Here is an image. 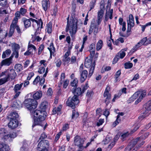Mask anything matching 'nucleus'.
I'll return each instance as SVG.
<instances>
[{
	"label": "nucleus",
	"instance_id": "nucleus-48",
	"mask_svg": "<svg viewBox=\"0 0 151 151\" xmlns=\"http://www.w3.org/2000/svg\"><path fill=\"white\" fill-rule=\"evenodd\" d=\"M14 56L16 58H17L18 57V51H13L12 54L10 57H12V59L13 57Z\"/></svg>",
	"mask_w": 151,
	"mask_h": 151
},
{
	"label": "nucleus",
	"instance_id": "nucleus-22",
	"mask_svg": "<svg viewBox=\"0 0 151 151\" xmlns=\"http://www.w3.org/2000/svg\"><path fill=\"white\" fill-rule=\"evenodd\" d=\"M92 60L91 59H88L86 58L85 60L84 65L87 68H89L92 66Z\"/></svg>",
	"mask_w": 151,
	"mask_h": 151
},
{
	"label": "nucleus",
	"instance_id": "nucleus-42",
	"mask_svg": "<svg viewBox=\"0 0 151 151\" xmlns=\"http://www.w3.org/2000/svg\"><path fill=\"white\" fill-rule=\"evenodd\" d=\"M41 109L45 110L47 107V103L46 102H43L41 103L40 106Z\"/></svg>",
	"mask_w": 151,
	"mask_h": 151
},
{
	"label": "nucleus",
	"instance_id": "nucleus-50",
	"mask_svg": "<svg viewBox=\"0 0 151 151\" xmlns=\"http://www.w3.org/2000/svg\"><path fill=\"white\" fill-rule=\"evenodd\" d=\"M43 145V147L44 148H46V147L49 145V143H48V141L46 140H42Z\"/></svg>",
	"mask_w": 151,
	"mask_h": 151
},
{
	"label": "nucleus",
	"instance_id": "nucleus-15",
	"mask_svg": "<svg viewBox=\"0 0 151 151\" xmlns=\"http://www.w3.org/2000/svg\"><path fill=\"white\" fill-rule=\"evenodd\" d=\"M8 118L10 120H17V119L19 117L18 113L16 112H13L11 113L8 116Z\"/></svg>",
	"mask_w": 151,
	"mask_h": 151
},
{
	"label": "nucleus",
	"instance_id": "nucleus-2",
	"mask_svg": "<svg viewBox=\"0 0 151 151\" xmlns=\"http://www.w3.org/2000/svg\"><path fill=\"white\" fill-rule=\"evenodd\" d=\"M69 19L68 17L67 19L68 23L66 31L67 32L69 30L70 36L73 37L76 32L78 20L76 18L73 17V16L70 17L69 22L68 21Z\"/></svg>",
	"mask_w": 151,
	"mask_h": 151
},
{
	"label": "nucleus",
	"instance_id": "nucleus-24",
	"mask_svg": "<svg viewBox=\"0 0 151 151\" xmlns=\"http://www.w3.org/2000/svg\"><path fill=\"white\" fill-rule=\"evenodd\" d=\"M9 146L5 144H0V151H9Z\"/></svg>",
	"mask_w": 151,
	"mask_h": 151
},
{
	"label": "nucleus",
	"instance_id": "nucleus-18",
	"mask_svg": "<svg viewBox=\"0 0 151 151\" xmlns=\"http://www.w3.org/2000/svg\"><path fill=\"white\" fill-rule=\"evenodd\" d=\"M16 76V73L15 71L13 69H12L10 70V72L8 74L7 76L9 79L10 78L11 79H14Z\"/></svg>",
	"mask_w": 151,
	"mask_h": 151
},
{
	"label": "nucleus",
	"instance_id": "nucleus-60",
	"mask_svg": "<svg viewBox=\"0 0 151 151\" xmlns=\"http://www.w3.org/2000/svg\"><path fill=\"white\" fill-rule=\"evenodd\" d=\"M104 120L102 119H100L98 122L97 123V125L98 126H99L102 124L104 122Z\"/></svg>",
	"mask_w": 151,
	"mask_h": 151
},
{
	"label": "nucleus",
	"instance_id": "nucleus-52",
	"mask_svg": "<svg viewBox=\"0 0 151 151\" xmlns=\"http://www.w3.org/2000/svg\"><path fill=\"white\" fill-rule=\"evenodd\" d=\"M14 29L13 28H10L8 36L9 37H11L14 33Z\"/></svg>",
	"mask_w": 151,
	"mask_h": 151
},
{
	"label": "nucleus",
	"instance_id": "nucleus-39",
	"mask_svg": "<svg viewBox=\"0 0 151 151\" xmlns=\"http://www.w3.org/2000/svg\"><path fill=\"white\" fill-rule=\"evenodd\" d=\"M79 116V114L78 112L76 111L75 110L73 111V114L72 115V118L76 119Z\"/></svg>",
	"mask_w": 151,
	"mask_h": 151
},
{
	"label": "nucleus",
	"instance_id": "nucleus-53",
	"mask_svg": "<svg viewBox=\"0 0 151 151\" xmlns=\"http://www.w3.org/2000/svg\"><path fill=\"white\" fill-rule=\"evenodd\" d=\"M111 138L107 136L105 139L103 141L105 144H108L110 141Z\"/></svg>",
	"mask_w": 151,
	"mask_h": 151
},
{
	"label": "nucleus",
	"instance_id": "nucleus-61",
	"mask_svg": "<svg viewBox=\"0 0 151 151\" xmlns=\"http://www.w3.org/2000/svg\"><path fill=\"white\" fill-rule=\"evenodd\" d=\"M69 82V81L68 80H66L64 81L63 84V87L64 88H66L67 87L68 84Z\"/></svg>",
	"mask_w": 151,
	"mask_h": 151
},
{
	"label": "nucleus",
	"instance_id": "nucleus-47",
	"mask_svg": "<svg viewBox=\"0 0 151 151\" xmlns=\"http://www.w3.org/2000/svg\"><path fill=\"white\" fill-rule=\"evenodd\" d=\"M7 3V0H0V5L2 6H5Z\"/></svg>",
	"mask_w": 151,
	"mask_h": 151
},
{
	"label": "nucleus",
	"instance_id": "nucleus-19",
	"mask_svg": "<svg viewBox=\"0 0 151 151\" xmlns=\"http://www.w3.org/2000/svg\"><path fill=\"white\" fill-rule=\"evenodd\" d=\"M138 43V44H139L141 46L143 45H147L148 44H150V43H149V40H148V39H147L146 37L142 39Z\"/></svg>",
	"mask_w": 151,
	"mask_h": 151
},
{
	"label": "nucleus",
	"instance_id": "nucleus-37",
	"mask_svg": "<svg viewBox=\"0 0 151 151\" xmlns=\"http://www.w3.org/2000/svg\"><path fill=\"white\" fill-rule=\"evenodd\" d=\"M29 19L30 20V21L31 20L32 22H35L38 25L39 24L40 25V24H41V28H42V26L43 22L42 21V20H41V19H40L39 21H37V20H36L35 19H33L32 18H30V19Z\"/></svg>",
	"mask_w": 151,
	"mask_h": 151
},
{
	"label": "nucleus",
	"instance_id": "nucleus-34",
	"mask_svg": "<svg viewBox=\"0 0 151 151\" xmlns=\"http://www.w3.org/2000/svg\"><path fill=\"white\" fill-rule=\"evenodd\" d=\"M9 79L7 76L6 77L0 79V85H1L8 81Z\"/></svg>",
	"mask_w": 151,
	"mask_h": 151
},
{
	"label": "nucleus",
	"instance_id": "nucleus-31",
	"mask_svg": "<svg viewBox=\"0 0 151 151\" xmlns=\"http://www.w3.org/2000/svg\"><path fill=\"white\" fill-rule=\"evenodd\" d=\"M103 45V41L101 40H99L97 43L96 49L98 51L100 50Z\"/></svg>",
	"mask_w": 151,
	"mask_h": 151
},
{
	"label": "nucleus",
	"instance_id": "nucleus-27",
	"mask_svg": "<svg viewBox=\"0 0 151 151\" xmlns=\"http://www.w3.org/2000/svg\"><path fill=\"white\" fill-rule=\"evenodd\" d=\"M140 94V91H137L129 99L130 101H134L137 98L138 96Z\"/></svg>",
	"mask_w": 151,
	"mask_h": 151
},
{
	"label": "nucleus",
	"instance_id": "nucleus-11",
	"mask_svg": "<svg viewBox=\"0 0 151 151\" xmlns=\"http://www.w3.org/2000/svg\"><path fill=\"white\" fill-rule=\"evenodd\" d=\"M12 57L3 60L1 62V66L3 65L9 66L12 63Z\"/></svg>",
	"mask_w": 151,
	"mask_h": 151
},
{
	"label": "nucleus",
	"instance_id": "nucleus-49",
	"mask_svg": "<svg viewBox=\"0 0 151 151\" xmlns=\"http://www.w3.org/2000/svg\"><path fill=\"white\" fill-rule=\"evenodd\" d=\"M121 73L120 70H119L118 71H117L115 75V81L116 82L117 81L118 79L117 78H118L119 76H120Z\"/></svg>",
	"mask_w": 151,
	"mask_h": 151
},
{
	"label": "nucleus",
	"instance_id": "nucleus-36",
	"mask_svg": "<svg viewBox=\"0 0 151 151\" xmlns=\"http://www.w3.org/2000/svg\"><path fill=\"white\" fill-rule=\"evenodd\" d=\"M96 0H92L90 2L89 5L90 7V9L89 11H91V9L94 8L96 4Z\"/></svg>",
	"mask_w": 151,
	"mask_h": 151
},
{
	"label": "nucleus",
	"instance_id": "nucleus-43",
	"mask_svg": "<svg viewBox=\"0 0 151 151\" xmlns=\"http://www.w3.org/2000/svg\"><path fill=\"white\" fill-rule=\"evenodd\" d=\"M133 66L132 63H126L124 64L125 68L126 69H129L132 68Z\"/></svg>",
	"mask_w": 151,
	"mask_h": 151
},
{
	"label": "nucleus",
	"instance_id": "nucleus-4",
	"mask_svg": "<svg viewBox=\"0 0 151 151\" xmlns=\"http://www.w3.org/2000/svg\"><path fill=\"white\" fill-rule=\"evenodd\" d=\"M79 103V100L78 97L75 95L72 97H69L66 102L67 105L70 106L72 109L75 108V105H77Z\"/></svg>",
	"mask_w": 151,
	"mask_h": 151
},
{
	"label": "nucleus",
	"instance_id": "nucleus-54",
	"mask_svg": "<svg viewBox=\"0 0 151 151\" xmlns=\"http://www.w3.org/2000/svg\"><path fill=\"white\" fill-rule=\"evenodd\" d=\"M44 48V45H41L39 47L38 49V54L39 55L41 54L42 50Z\"/></svg>",
	"mask_w": 151,
	"mask_h": 151
},
{
	"label": "nucleus",
	"instance_id": "nucleus-30",
	"mask_svg": "<svg viewBox=\"0 0 151 151\" xmlns=\"http://www.w3.org/2000/svg\"><path fill=\"white\" fill-rule=\"evenodd\" d=\"M12 50L13 51H18L20 48L19 45L17 44L14 43L12 45Z\"/></svg>",
	"mask_w": 151,
	"mask_h": 151
},
{
	"label": "nucleus",
	"instance_id": "nucleus-21",
	"mask_svg": "<svg viewBox=\"0 0 151 151\" xmlns=\"http://www.w3.org/2000/svg\"><path fill=\"white\" fill-rule=\"evenodd\" d=\"M72 92L74 93L75 94H77L79 96L81 95L83 92L81 90V88L80 87H78L76 89L75 88H73L72 89Z\"/></svg>",
	"mask_w": 151,
	"mask_h": 151
},
{
	"label": "nucleus",
	"instance_id": "nucleus-62",
	"mask_svg": "<svg viewBox=\"0 0 151 151\" xmlns=\"http://www.w3.org/2000/svg\"><path fill=\"white\" fill-rule=\"evenodd\" d=\"M26 10L23 8H21L19 12L22 15H24L26 12Z\"/></svg>",
	"mask_w": 151,
	"mask_h": 151
},
{
	"label": "nucleus",
	"instance_id": "nucleus-38",
	"mask_svg": "<svg viewBox=\"0 0 151 151\" xmlns=\"http://www.w3.org/2000/svg\"><path fill=\"white\" fill-rule=\"evenodd\" d=\"M6 133L7 131L4 129H0V137H2Z\"/></svg>",
	"mask_w": 151,
	"mask_h": 151
},
{
	"label": "nucleus",
	"instance_id": "nucleus-51",
	"mask_svg": "<svg viewBox=\"0 0 151 151\" xmlns=\"http://www.w3.org/2000/svg\"><path fill=\"white\" fill-rule=\"evenodd\" d=\"M40 80V78L39 76H37L33 81V83L34 84H37Z\"/></svg>",
	"mask_w": 151,
	"mask_h": 151
},
{
	"label": "nucleus",
	"instance_id": "nucleus-46",
	"mask_svg": "<svg viewBox=\"0 0 151 151\" xmlns=\"http://www.w3.org/2000/svg\"><path fill=\"white\" fill-rule=\"evenodd\" d=\"M46 29L48 33H50L52 32V25L50 24H48L47 26Z\"/></svg>",
	"mask_w": 151,
	"mask_h": 151
},
{
	"label": "nucleus",
	"instance_id": "nucleus-64",
	"mask_svg": "<svg viewBox=\"0 0 151 151\" xmlns=\"http://www.w3.org/2000/svg\"><path fill=\"white\" fill-rule=\"evenodd\" d=\"M9 137V134L6 135L5 134L1 138L4 141L6 140Z\"/></svg>",
	"mask_w": 151,
	"mask_h": 151
},
{
	"label": "nucleus",
	"instance_id": "nucleus-56",
	"mask_svg": "<svg viewBox=\"0 0 151 151\" xmlns=\"http://www.w3.org/2000/svg\"><path fill=\"white\" fill-rule=\"evenodd\" d=\"M76 57L75 56H72L70 59V62L71 64L74 63L76 62Z\"/></svg>",
	"mask_w": 151,
	"mask_h": 151
},
{
	"label": "nucleus",
	"instance_id": "nucleus-41",
	"mask_svg": "<svg viewBox=\"0 0 151 151\" xmlns=\"http://www.w3.org/2000/svg\"><path fill=\"white\" fill-rule=\"evenodd\" d=\"M110 91V88L109 86H107L106 88L105 92L104 94V97H106L107 96L110 94L109 93Z\"/></svg>",
	"mask_w": 151,
	"mask_h": 151
},
{
	"label": "nucleus",
	"instance_id": "nucleus-45",
	"mask_svg": "<svg viewBox=\"0 0 151 151\" xmlns=\"http://www.w3.org/2000/svg\"><path fill=\"white\" fill-rule=\"evenodd\" d=\"M10 138H14L17 136V133L14 132H11L9 134Z\"/></svg>",
	"mask_w": 151,
	"mask_h": 151
},
{
	"label": "nucleus",
	"instance_id": "nucleus-63",
	"mask_svg": "<svg viewBox=\"0 0 151 151\" xmlns=\"http://www.w3.org/2000/svg\"><path fill=\"white\" fill-rule=\"evenodd\" d=\"M45 68L44 67H41L38 70V72L40 74H42L45 72Z\"/></svg>",
	"mask_w": 151,
	"mask_h": 151
},
{
	"label": "nucleus",
	"instance_id": "nucleus-17",
	"mask_svg": "<svg viewBox=\"0 0 151 151\" xmlns=\"http://www.w3.org/2000/svg\"><path fill=\"white\" fill-rule=\"evenodd\" d=\"M128 26L133 27L134 26V21L133 15L131 14L129 15V19L127 20Z\"/></svg>",
	"mask_w": 151,
	"mask_h": 151
},
{
	"label": "nucleus",
	"instance_id": "nucleus-5",
	"mask_svg": "<svg viewBox=\"0 0 151 151\" xmlns=\"http://www.w3.org/2000/svg\"><path fill=\"white\" fill-rule=\"evenodd\" d=\"M143 136H141L140 137H137L136 138L133 139L131 141L130 145L128 146L126 148V150L128 151L131 150L132 148L134 147L135 145L137 143H138L139 147H140L139 144L141 142L142 138H143Z\"/></svg>",
	"mask_w": 151,
	"mask_h": 151
},
{
	"label": "nucleus",
	"instance_id": "nucleus-57",
	"mask_svg": "<svg viewBox=\"0 0 151 151\" xmlns=\"http://www.w3.org/2000/svg\"><path fill=\"white\" fill-rule=\"evenodd\" d=\"M120 121V119H116V120L114 122V123L112 124L113 126L114 127H115L119 123Z\"/></svg>",
	"mask_w": 151,
	"mask_h": 151
},
{
	"label": "nucleus",
	"instance_id": "nucleus-26",
	"mask_svg": "<svg viewBox=\"0 0 151 151\" xmlns=\"http://www.w3.org/2000/svg\"><path fill=\"white\" fill-rule=\"evenodd\" d=\"M95 62H93L92 65V66L89 71V73L88 75V77H90L93 74L95 67Z\"/></svg>",
	"mask_w": 151,
	"mask_h": 151
},
{
	"label": "nucleus",
	"instance_id": "nucleus-44",
	"mask_svg": "<svg viewBox=\"0 0 151 151\" xmlns=\"http://www.w3.org/2000/svg\"><path fill=\"white\" fill-rule=\"evenodd\" d=\"M140 46V45L139 44H138V42L137 44L135 45L134 47H133L131 51L132 52H134L137 50V49Z\"/></svg>",
	"mask_w": 151,
	"mask_h": 151
},
{
	"label": "nucleus",
	"instance_id": "nucleus-33",
	"mask_svg": "<svg viewBox=\"0 0 151 151\" xmlns=\"http://www.w3.org/2000/svg\"><path fill=\"white\" fill-rule=\"evenodd\" d=\"M78 80L76 78H75L72 82L70 83V85L73 87H74V88H76L78 85Z\"/></svg>",
	"mask_w": 151,
	"mask_h": 151
},
{
	"label": "nucleus",
	"instance_id": "nucleus-10",
	"mask_svg": "<svg viewBox=\"0 0 151 151\" xmlns=\"http://www.w3.org/2000/svg\"><path fill=\"white\" fill-rule=\"evenodd\" d=\"M18 122L17 120H10L8 124V126L9 128L14 129L18 126Z\"/></svg>",
	"mask_w": 151,
	"mask_h": 151
},
{
	"label": "nucleus",
	"instance_id": "nucleus-6",
	"mask_svg": "<svg viewBox=\"0 0 151 151\" xmlns=\"http://www.w3.org/2000/svg\"><path fill=\"white\" fill-rule=\"evenodd\" d=\"M85 140L81 138L80 136H76L74 138V144L75 145L77 146L79 148L83 149L84 148L83 144Z\"/></svg>",
	"mask_w": 151,
	"mask_h": 151
},
{
	"label": "nucleus",
	"instance_id": "nucleus-28",
	"mask_svg": "<svg viewBox=\"0 0 151 151\" xmlns=\"http://www.w3.org/2000/svg\"><path fill=\"white\" fill-rule=\"evenodd\" d=\"M23 67L21 64H17L14 66V69L17 72H19L23 69Z\"/></svg>",
	"mask_w": 151,
	"mask_h": 151
},
{
	"label": "nucleus",
	"instance_id": "nucleus-13",
	"mask_svg": "<svg viewBox=\"0 0 151 151\" xmlns=\"http://www.w3.org/2000/svg\"><path fill=\"white\" fill-rule=\"evenodd\" d=\"M88 114L87 113H86L83 116V127L86 129L88 127V122L87 121V117Z\"/></svg>",
	"mask_w": 151,
	"mask_h": 151
},
{
	"label": "nucleus",
	"instance_id": "nucleus-25",
	"mask_svg": "<svg viewBox=\"0 0 151 151\" xmlns=\"http://www.w3.org/2000/svg\"><path fill=\"white\" fill-rule=\"evenodd\" d=\"M22 21L24 22V27L27 28L31 26V22L30 20L26 18L23 19Z\"/></svg>",
	"mask_w": 151,
	"mask_h": 151
},
{
	"label": "nucleus",
	"instance_id": "nucleus-14",
	"mask_svg": "<svg viewBox=\"0 0 151 151\" xmlns=\"http://www.w3.org/2000/svg\"><path fill=\"white\" fill-rule=\"evenodd\" d=\"M88 75V72L86 70H84L81 74L80 81L81 83L83 82L86 79Z\"/></svg>",
	"mask_w": 151,
	"mask_h": 151
},
{
	"label": "nucleus",
	"instance_id": "nucleus-1",
	"mask_svg": "<svg viewBox=\"0 0 151 151\" xmlns=\"http://www.w3.org/2000/svg\"><path fill=\"white\" fill-rule=\"evenodd\" d=\"M46 114V112L44 111L37 110L31 112V115L35 117H36L34 118V123L32 125V127L37 125L43 126V123L45 119Z\"/></svg>",
	"mask_w": 151,
	"mask_h": 151
},
{
	"label": "nucleus",
	"instance_id": "nucleus-20",
	"mask_svg": "<svg viewBox=\"0 0 151 151\" xmlns=\"http://www.w3.org/2000/svg\"><path fill=\"white\" fill-rule=\"evenodd\" d=\"M42 96V92L40 91H37L35 93L33 96V97L34 100H37L40 99Z\"/></svg>",
	"mask_w": 151,
	"mask_h": 151
},
{
	"label": "nucleus",
	"instance_id": "nucleus-29",
	"mask_svg": "<svg viewBox=\"0 0 151 151\" xmlns=\"http://www.w3.org/2000/svg\"><path fill=\"white\" fill-rule=\"evenodd\" d=\"M18 19L17 17H15L12 23L11 24L10 27L15 28L16 27V26H17V22Z\"/></svg>",
	"mask_w": 151,
	"mask_h": 151
},
{
	"label": "nucleus",
	"instance_id": "nucleus-12",
	"mask_svg": "<svg viewBox=\"0 0 151 151\" xmlns=\"http://www.w3.org/2000/svg\"><path fill=\"white\" fill-rule=\"evenodd\" d=\"M104 15V10L100 9L98 13L97 22L98 25L100 24L102 20V18Z\"/></svg>",
	"mask_w": 151,
	"mask_h": 151
},
{
	"label": "nucleus",
	"instance_id": "nucleus-32",
	"mask_svg": "<svg viewBox=\"0 0 151 151\" xmlns=\"http://www.w3.org/2000/svg\"><path fill=\"white\" fill-rule=\"evenodd\" d=\"M149 134L148 132H147L144 135H142L141 136H143L142 137L143 138H142V139L141 140L142 141L139 144V145H139L140 146H141L145 142L143 141V140L147 138L149 135Z\"/></svg>",
	"mask_w": 151,
	"mask_h": 151
},
{
	"label": "nucleus",
	"instance_id": "nucleus-59",
	"mask_svg": "<svg viewBox=\"0 0 151 151\" xmlns=\"http://www.w3.org/2000/svg\"><path fill=\"white\" fill-rule=\"evenodd\" d=\"M43 145L42 141H40L39 143L37 145V148H43Z\"/></svg>",
	"mask_w": 151,
	"mask_h": 151
},
{
	"label": "nucleus",
	"instance_id": "nucleus-9",
	"mask_svg": "<svg viewBox=\"0 0 151 151\" xmlns=\"http://www.w3.org/2000/svg\"><path fill=\"white\" fill-rule=\"evenodd\" d=\"M125 55V53L123 51H120L118 53L116 56L114 58L113 62V63H115L120 58H123Z\"/></svg>",
	"mask_w": 151,
	"mask_h": 151
},
{
	"label": "nucleus",
	"instance_id": "nucleus-16",
	"mask_svg": "<svg viewBox=\"0 0 151 151\" xmlns=\"http://www.w3.org/2000/svg\"><path fill=\"white\" fill-rule=\"evenodd\" d=\"M42 5L44 10L46 11L50 6V2L48 0H44L42 1Z\"/></svg>",
	"mask_w": 151,
	"mask_h": 151
},
{
	"label": "nucleus",
	"instance_id": "nucleus-35",
	"mask_svg": "<svg viewBox=\"0 0 151 151\" xmlns=\"http://www.w3.org/2000/svg\"><path fill=\"white\" fill-rule=\"evenodd\" d=\"M48 49L49 50L50 52L53 53V55L54 56L53 54L55 52V48L53 46V44L51 43L50 45V47H48Z\"/></svg>",
	"mask_w": 151,
	"mask_h": 151
},
{
	"label": "nucleus",
	"instance_id": "nucleus-55",
	"mask_svg": "<svg viewBox=\"0 0 151 151\" xmlns=\"http://www.w3.org/2000/svg\"><path fill=\"white\" fill-rule=\"evenodd\" d=\"M34 74L33 72H31L29 73L28 76L27 78V80L28 81H29L30 80L31 78L34 76Z\"/></svg>",
	"mask_w": 151,
	"mask_h": 151
},
{
	"label": "nucleus",
	"instance_id": "nucleus-7",
	"mask_svg": "<svg viewBox=\"0 0 151 151\" xmlns=\"http://www.w3.org/2000/svg\"><path fill=\"white\" fill-rule=\"evenodd\" d=\"M143 109L144 111L143 112V115L139 116V118H140L142 116L144 118L149 115L148 112L151 110V99L144 105Z\"/></svg>",
	"mask_w": 151,
	"mask_h": 151
},
{
	"label": "nucleus",
	"instance_id": "nucleus-3",
	"mask_svg": "<svg viewBox=\"0 0 151 151\" xmlns=\"http://www.w3.org/2000/svg\"><path fill=\"white\" fill-rule=\"evenodd\" d=\"M26 107L30 111V112L33 111L37 107V102L36 100L32 99L26 100L24 102Z\"/></svg>",
	"mask_w": 151,
	"mask_h": 151
},
{
	"label": "nucleus",
	"instance_id": "nucleus-23",
	"mask_svg": "<svg viewBox=\"0 0 151 151\" xmlns=\"http://www.w3.org/2000/svg\"><path fill=\"white\" fill-rule=\"evenodd\" d=\"M29 149L27 143L24 142L21 148L20 151H29Z\"/></svg>",
	"mask_w": 151,
	"mask_h": 151
},
{
	"label": "nucleus",
	"instance_id": "nucleus-58",
	"mask_svg": "<svg viewBox=\"0 0 151 151\" xmlns=\"http://www.w3.org/2000/svg\"><path fill=\"white\" fill-rule=\"evenodd\" d=\"M129 135L128 132L125 133L123 134L121 136V137L123 141H124V138L127 137Z\"/></svg>",
	"mask_w": 151,
	"mask_h": 151
},
{
	"label": "nucleus",
	"instance_id": "nucleus-40",
	"mask_svg": "<svg viewBox=\"0 0 151 151\" xmlns=\"http://www.w3.org/2000/svg\"><path fill=\"white\" fill-rule=\"evenodd\" d=\"M95 27V24L92 23L91 24L89 31V34L90 35L93 32L94 28Z\"/></svg>",
	"mask_w": 151,
	"mask_h": 151
},
{
	"label": "nucleus",
	"instance_id": "nucleus-8",
	"mask_svg": "<svg viewBox=\"0 0 151 151\" xmlns=\"http://www.w3.org/2000/svg\"><path fill=\"white\" fill-rule=\"evenodd\" d=\"M23 84V83H22L20 84H17L14 86L13 90L16 94L14 97V98L16 99L19 95L21 92L19 91L21 89Z\"/></svg>",
	"mask_w": 151,
	"mask_h": 151
}]
</instances>
